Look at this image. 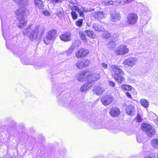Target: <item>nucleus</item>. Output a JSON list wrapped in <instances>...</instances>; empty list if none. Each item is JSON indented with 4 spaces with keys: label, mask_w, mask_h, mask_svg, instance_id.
<instances>
[{
    "label": "nucleus",
    "mask_w": 158,
    "mask_h": 158,
    "mask_svg": "<svg viewBox=\"0 0 158 158\" xmlns=\"http://www.w3.org/2000/svg\"><path fill=\"white\" fill-rule=\"evenodd\" d=\"M74 49L72 46H71L68 50L65 51L66 55L67 56H70L73 53Z\"/></svg>",
    "instance_id": "obj_32"
},
{
    "label": "nucleus",
    "mask_w": 158,
    "mask_h": 158,
    "mask_svg": "<svg viewBox=\"0 0 158 158\" xmlns=\"http://www.w3.org/2000/svg\"><path fill=\"white\" fill-rule=\"evenodd\" d=\"M129 49L124 45H122L117 48L114 50L115 54L117 55H124L127 54Z\"/></svg>",
    "instance_id": "obj_7"
},
{
    "label": "nucleus",
    "mask_w": 158,
    "mask_h": 158,
    "mask_svg": "<svg viewBox=\"0 0 158 158\" xmlns=\"http://www.w3.org/2000/svg\"><path fill=\"white\" fill-rule=\"evenodd\" d=\"M145 158H152L149 157V156H146Z\"/></svg>",
    "instance_id": "obj_46"
},
{
    "label": "nucleus",
    "mask_w": 158,
    "mask_h": 158,
    "mask_svg": "<svg viewBox=\"0 0 158 158\" xmlns=\"http://www.w3.org/2000/svg\"><path fill=\"white\" fill-rule=\"evenodd\" d=\"M147 18V17H145L144 18V20L143 18L141 19V22L143 24V25H146L148 22L149 20Z\"/></svg>",
    "instance_id": "obj_38"
},
{
    "label": "nucleus",
    "mask_w": 158,
    "mask_h": 158,
    "mask_svg": "<svg viewBox=\"0 0 158 158\" xmlns=\"http://www.w3.org/2000/svg\"><path fill=\"white\" fill-rule=\"evenodd\" d=\"M138 60L137 58L130 57L123 60V64L124 65L129 68H133L138 63Z\"/></svg>",
    "instance_id": "obj_5"
},
{
    "label": "nucleus",
    "mask_w": 158,
    "mask_h": 158,
    "mask_svg": "<svg viewBox=\"0 0 158 158\" xmlns=\"http://www.w3.org/2000/svg\"><path fill=\"white\" fill-rule=\"evenodd\" d=\"M121 87L123 90L126 91H131L133 88L131 86L128 85H122Z\"/></svg>",
    "instance_id": "obj_28"
},
{
    "label": "nucleus",
    "mask_w": 158,
    "mask_h": 158,
    "mask_svg": "<svg viewBox=\"0 0 158 158\" xmlns=\"http://www.w3.org/2000/svg\"><path fill=\"white\" fill-rule=\"evenodd\" d=\"M43 14L46 16H48L50 15V13L47 10H45L43 12Z\"/></svg>",
    "instance_id": "obj_42"
},
{
    "label": "nucleus",
    "mask_w": 158,
    "mask_h": 158,
    "mask_svg": "<svg viewBox=\"0 0 158 158\" xmlns=\"http://www.w3.org/2000/svg\"><path fill=\"white\" fill-rule=\"evenodd\" d=\"M74 10H75L76 11L78 12L80 16L82 17H83L84 15V12H88L89 11L87 8L84 7H82L80 8L75 7Z\"/></svg>",
    "instance_id": "obj_16"
},
{
    "label": "nucleus",
    "mask_w": 158,
    "mask_h": 158,
    "mask_svg": "<svg viewBox=\"0 0 158 158\" xmlns=\"http://www.w3.org/2000/svg\"><path fill=\"white\" fill-rule=\"evenodd\" d=\"M85 32L87 36L93 38H95V35L93 31L86 30L85 31Z\"/></svg>",
    "instance_id": "obj_31"
},
{
    "label": "nucleus",
    "mask_w": 158,
    "mask_h": 158,
    "mask_svg": "<svg viewBox=\"0 0 158 158\" xmlns=\"http://www.w3.org/2000/svg\"><path fill=\"white\" fill-rule=\"evenodd\" d=\"M56 31L55 29L49 30L44 38V42L47 45L49 44L51 41L54 40L56 37Z\"/></svg>",
    "instance_id": "obj_4"
},
{
    "label": "nucleus",
    "mask_w": 158,
    "mask_h": 158,
    "mask_svg": "<svg viewBox=\"0 0 158 158\" xmlns=\"http://www.w3.org/2000/svg\"><path fill=\"white\" fill-rule=\"evenodd\" d=\"M56 15L57 16H58L60 18H61L63 15L62 13L60 11L57 12Z\"/></svg>",
    "instance_id": "obj_40"
},
{
    "label": "nucleus",
    "mask_w": 158,
    "mask_h": 158,
    "mask_svg": "<svg viewBox=\"0 0 158 158\" xmlns=\"http://www.w3.org/2000/svg\"><path fill=\"white\" fill-rule=\"evenodd\" d=\"M93 17L98 20L102 19L105 17V13L102 11L96 12L93 14Z\"/></svg>",
    "instance_id": "obj_17"
},
{
    "label": "nucleus",
    "mask_w": 158,
    "mask_h": 158,
    "mask_svg": "<svg viewBox=\"0 0 158 158\" xmlns=\"http://www.w3.org/2000/svg\"><path fill=\"white\" fill-rule=\"evenodd\" d=\"M132 0H123V2L125 4H128L131 2Z\"/></svg>",
    "instance_id": "obj_43"
},
{
    "label": "nucleus",
    "mask_w": 158,
    "mask_h": 158,
    "mask_svg": "<svg viewBox=\"0 0 158 158\" xmlns=\"http://www.w3.org/2000/svg\"><path fill=\"white\" fill-rule=\"evenodd\" d=\"M136 121L138 123L140 122L141 121V117L138 114H137V116L136 118Z\"/></svg>",
    "instance_id": "obj_39"
},
{
    "label": "nucleus",
    "mask_w": 158,
    "mask_h": 158,
    "mask_svg": "<svg viewBox=\"0 0 158 158\" xmlns=\"http://www.w3.org/2000/svg\"><path fill=\"white\" fill-rule=\"evenodd\" d=\"M45 29L44 27L36 26L34 27L29 36L30 40H39L42 37L44 33Z\"/></svg>",
    "instance_id": "obj_3"
},
{
    "label": "nucleus",
    "mask_w": 158,
    "mask_h": 158,
    "mask_svg": "<svg viewBox=\"0 0 158 158\" xmlns=\"http://www.w3.org/2000/svg\"><path fill=\"white\" fill-rule=\"evenodd\" d=\"M65 103V102H63V103Z\"/></svg>",
    "instance_id": "obj_48"
},
{
    "label": "nucleus",
    "mask_w": 158,
    "mask_h": 158,
    "mask_svg": "<svg viewBox=\"0 0 158 158\" xmlns=\"http://www.w3.org/2000/svg\"><path fill=\"white\" fill-rule=\"evenodd\" d=\"M60 39L62 41L67 42L71 40V34L69 32L65 33L60 36Z\"/></svg>",
    "instance_id": "obj_14"
},
{
    "label": "nucleus",
    "mask_w": 158,
    "mask_h": 158,
    "mask_svg": "<svg viewBox=\"0 0 158 158\" xmlns=\"http://www.w3.org/2000/svg\"><path fill=\"white\" fill-rule=\"evenodd\" d=\"M140 102L142 105L145 108H147L149 106V102L147 100L142 99L140 100Z\"/></svg>",
    "instance_id": "obj_27"
},
{
    "label": "nucleus",
    "mask_w": 158,
    "mask_h": 158,
    "mask_svg": "<svg viewBox=\"0 0 158 158\" xmlns=\"http://www.w3.org/2000/svg\"><path fill=\"white\" fill-rule=\"evenodd\" d=\"M109 84L110 85L112 86L113 87H114L115 85V83L111 81H109Z\"/></svg>",
    "instance_id": "obj_41"
},
{
    "label": "nucleus",
    "mask_w": 158,
    "mask_h": 158,
    "mask_svg": "<svg viewBox=\"0 0 158 158\" xmlns=\"http://www.w3.org/2000/svg\"><path fill=\"white\" fill-rule=\"evenodd\" d=\"M90 64V61L86 59L78 60L76 63V67L78 69H82L83 68L88 67Z\"/></svg>",
    "instance_id": "obj_8"
},
{
    "label": "nucleus",
    "mask_w": 158,
    "mask_h": 158,
    "mask_svg": "<svg viewBox=\"0 0 158 158\" xmlns=\"http://www.w3.org/2000/svg\"><path fill=\"white\" fill-rule=\"evenodd\" d=\"M20 7L19 9L25 8V6H27L28 4V0H13Z\"/></svg>",
    "instance_id": "obj_15"
},
{
    "label": "nucleus",
    "mask_w": 158,
    "mask_h": 158,
    "mask_svg": "<svg viewBox=\"0 0 158 158\" xmlns=\"http://www.w3.org/2000/svg\"><path fill=\"white\" fill-rule=\"evenodd\" d=\"M15 13L19 20V23L17 25L18 27L23 29L26 25L27 23V21L25 20L24 17L28 15L29 11L26 8H23L17 10Z\"/></svg>",
    "instance_id": "obj_1"
},
{
    "label": "nucleus",
    "mask_w": 158,
    "mask_h": 158,
    "mask_svg": "<svg viewBox=\"0 0 158 158\" xmlns=\"http://www.w3.org/2000/svg\"><path fill=\"white\" fill-rule=\"evenodd\" d=\"M83 22L82 19H79L76 22V24L79 27H81L82 25Z\"/></svg>",
    "instance_id": "obj_36"
},
{
    "label": "nucleus",
    "mask_w": 158,
    "mask_h": 158,
    "mask_svg": "<svg viewBox=\"0 0 158 158\" xmlns=\"http://www.w3.org/2000/svg\"><path fill=\"white\" fill-rule=\"evenodd\" d=\"M120 111L116 107H113L111 109L110 113L113 117L117 116L120 114Z\"/></svg>",
    "instance_id": "obj_18"
},
{
    "label": "nucleus",
    "mask_w": 158,
    "mask_h": 158,
    "mask_svg": "<svg viewBox=\"0 0 158 158\" xmlns=\"http://www.w3.org/2000/svg\"><path fill=\"white\" fill-rule=\"evenodd\" d=\"M81 44V42L79 40H76L73 42L72 45L71 46H72L73 48L74 49L76 48H78Z\"/></svg>",
    "instance_id": "obj_26"
},
{
    "label": "nucleus",
    "mask_w": 158,
    "mask_h": 158,
    "mask_svg": "<svg viewBox=\"0 0 158 158\" xmlns=\"http://www.w3.org/2000/svg\"><path fill=\"white\" fill-rule=\"evenodd\" d=\"M126 113L129 116H134L135 112V109L134 106L132 105L128 106L125 110Z\"/></svg>",
    "instance_id": "obj_13"
},
{
    "label": "nucleus",
    "mask_w": 158,
    "mask_h": 158,
    "mask_svg": "<svg viewBox=\"0 0 158 158\" xmlns=\"http://www.w3.org/2000/svg\"><path fill=\"white\" fill-rule=\"evenodd\" d=\"M111 72L114 73V78L117 82L121 83L125 80L124 77L123 76V72L119 66L112 65L111 66Z\"/></svg>",
    "instance_id": "obj_2"
},
{
    "label": "nucleus",
    "mask_w": 158,
    "mask_h": 158,
    "mask_svg": "<svg viewBox=\"0 0 158 158\" xmlns=\"http://www.w3.org/2000/svg\"><path fill=\"white\" fill-rule=\"evenodd\" d=\"M88 73L86 71H84L81 73L79 75L77 80L79 81H84L87 80L86 78H85V76Z\"/></svg>",
    "instance_id": "obj_21"
},
{
    "label": "nucleus",
    "mask_w": 158,
    "mask_h": 158,
    "mask_svg": "<svg viewBox=\"0 0 158 158\" xmlns=\"http://www.w3.org/2000/svg\"><path fill=\"white\" fill-rule=\"evenodd\" d=\"M126 95L129 98H132V96L128 92H126L125 93Z\"/></svg>",
    "instance_id": "obj_44"
},
{
    "label": "nucleus",
    "mask_w": 158,
    "mask_h": 158,
    "mask_svg": "<svg viewBox=\"0 0 158 158\" xmlns=\"http://www.w3.org/2000/svg\"><path fill=\"white\" fill-rule=\"evenodd\" d=\"M100 75L98 73H92L88 72L86 77L87 81L90 82L91 81H96L100 78Z\"/></svg>",
    "instance_id": "obj_11"
},
{
    "label": "nucleus",
    "mask_w": 158,
    "mask_h": 158,
    "mask_svg": "<svg viewBox=\"0 0 158 158\" xmlns=\"http://www.w3.org/2000/svg\"><path fill=\"white\" fill-rule=\"evenodd\" d=\"M113 100L112 97L110 95H107L102 98L101 102L104 105L107 106L110 104Z\"/></svg>",
    "instance_id": "obj_12"
},
{
    "label": "nucleus",
    "mask_w": 158,
    "mask_h": 158,
    "mask_svg": "<svg viewBox=\"0 0 158 158\" xmlns=\"http://www.w3.org/2000/svg\"><path fill=\"white\" fill-rule=\"evenodd\" d=\"M102 4L104 5L109 6L112 4H113V2L111 0L105 1L102 2Z\"/></svg>",
    "instance_id": "obj_34"
},
{
    "label": "nucleus",
    "mask_w": 158,
    "mask_h": 158,
    "mask_svg": "<svg viewBox=\"0 0 158 158\" xmlns=\"http://www.w3.org/2000/svg\"><path fill=\"white\" fill-rule=\"evenodd\" d=\"M102 67L105 69H106L107 68V64L103 63L102 64Z\"/></svg>",
    "instance_id": "obj_45"
},
{
    "label": "nucleus",
    "mask_w": 158,
    "mask_h": 158,
    "mask_svg": "<svg viewBox=\"0 0 158 158\" xmlns=\"http://www.w3.org/2000/svg\"><path fill=\"white\" fill-rule=\"evenodd\" d=\"M89 51L84 48H81L76 51L75 56L77 58L80 59L85 57L88 54Z\"/></svg>",
    "instance_id": "obj_10"
},
{
    "label": "nucleus",
    "mask_w": 158,
    "mask_h": 158,
    "mask_svg": "<svg viewBox=\"0 0 158 158\" xmlns=\"http://www.w3.org/2000/svg\"><path fill=\"white\" fill-rule=\"evenodd\" d=\"M31 29V26H28L27 28L25 29L23 31V34L24 35H26L30 31Z\"/></svg>",
    "instance_id": "obj_35"
},
{
    "label": "nucleus",
    "mask_w": 158,
    "mask_h": 158,
    "mask_svg": "<svg viewBox=\"0 0 158 158\" xmlns=\"http://www.w3.org/2000/svg\"><path fill=\"white\" fill-rule=\"evenodd\" d=\"M142 130L146 131L148 136L151 137L153 136L156 132V131L152 126L147 123L142 124L141 126Z\"/></svg>",
    "instance_id": "obj_6"
},
{
    "label": "nucleus",
    "mask_w": 158,
    "mask_h": 158,
    "mask_svg": "<svg viewBox=\"0 0 158 158\" xmlns=\"http://www.w3.org/2000/svg\"><path fill=\"white\" fill-rule=\"evenodd\" d=\"M120 16L118 13L114 12L111 14L110 18L111 20L113 22H115L117 21L120 19Z\"/></svg>",
    "instance_id": "obj_19"
},
{
    "label": "nucleus",
    "mask_w": 158,
    "mask_h": 158,
    "mask_svg": "<svg viewBox=\"0 0 158 158\" xmlns=\"http://www.w3.org/2000/svg\"><path fill=\"white\" fill-rule=\"evenodd\" d=\"M93 28L96 31H101L103 30V28L102 27L96 23L93 24Z\"/></svg>",
    "instance_id": "obj_25"
},
{
    "label": "nucleus",
    "mask_w": 158,
    "mask_h": 158,
    "mask_svg": "<svg viewBox=\"0 0 158 158\" xmlns=\"http://www.w3.org/2000/svg\"><path fill=\"white\" fill-rule=\"evenodd\" d=\"M138 18V16L136 14H130L127 17V23L128 24L134 25L137 21Z\"/></svg>",
    "instance_id": "obj_9"
},
{
    "label": "nucleus",
    "mask_w": 158,
    "mask_h": 158,
    "mask_svg": "<svg viewBox=\"0 0 158 158\" xmlns=\"http://www.w3.org/2000/svg\"><path fill=\"white\" fill-rule=\"evenodd\" d=\"M104 91V88L100 86L96 87L93 90V92H95L97 95H99L102 94Z\"/></svg>",
    "instance_id": "obj_22"
},
{
    "label": "nucleus",
    "mask_w": 158,
    "mask_h": 158,
    "mask_svg": "<svg viewBox=\"0 0 158 158\" xmlns=\"http://www.w3.org/2000/svg\"><path fill=\"white\" fill-rule=\"evenodd\" d=\"M107 46L109 49H112L115 48L116 46V44L115 42L111 41L109 42L107 44Z\"/></svg>",
    "instance_id": "obj_29"
},
{
    "label": "nucleus",
    "mask_w": 158,
    "mask_h": 158,
    "mask_svg": "<svg viewBox=\"0 0 158 158\" xmlns=\"http://www.w3.org/2000/svg\"><path fill=\"white\" fill-rule=\"evenodd\" d=\"M102 36L104 38H108L110 37L111 34L108 31H105L103 33Z\"/></svg>",
    "instance_id": "obj_33"
},
{
    "label": "nucleus",
    "mask_w": 158,
    "mask_h": 158,
    "mask_svg": "<svg viewBox=\"0 0 158 158\" xmlns=\"http://www.w3.org/2000/svg\"><path fill=\"white\" fill-rule=\"evenodd\" d=\"M71 14L73 19L75 20L77 18L78 15L75 11H72L71 13Z\"/></svg>",
    "instance_id": "obj_37"
},
{
    "label": "nucleus",
    "mask_w": 158,
    "mask_h": 158,
    "mask_svg": "<svg viewBox=\"0 0 158 158\" xmlns=\"http://www.w3.org/2000/svg\"><path fill=\"white\" fill-rule=\"evenodd\" d=\"M34 2L36 6L39 9H42L43 8L44 5L41 0H34Z\"/></svg>",
    "instance_id": "obj_23"
},
{
    "label": "nucleus",
    "mask_w": 158,
    "mask_h": 158,
    "mask_svg": "<svg viewBox=\"0 0 158 158\" xmlns=\"http://www.w3.org/2000/svg\"><path fill=\"white\" fill-rule=\"evenodd\" d=\"M151 144L154 148L158 149V139H154L152 140Z\"/></svg>",
    "instance_id": "obj_30"
},
{
    "label": "nucleus",
    "mask_w": 158,
    "mask_h": 158,
    "mask_svg": "<svg viewBox=\"0 0 158 158\" xmlns=\"http://www.w3.org/2000/svg\"><path fill=\"white\" fill-rule=\"evenodd\" d=\"M79 34L82 42L85 43H86L87 40L85 35L84 32L82 31H80L79 32Z\"/></svg>",
    "instance_id": "obj_24"
},
{
    "label": "nucleus",
    "mask_w": 158,
    "mask_h": 158,
    "mask_svg": "<svg viewBox=\"0 0 158 158\" xmlns=\"http://www.w3.org/2000/svg\"><path fill=\"white\" fill-rule=\"evenodd\" d=\"M94 9H93L92 10V11H94Z\"/></svg>",
    "instance_id": "obj_47"
},
{
    "label": "nucleus",
    "mask_w": 158,
    "mask_h": 158,
    "mask_svg": "<svg viewBox=\"0 0 158 158\" xmlns=\"http://www.w3.org/2000/svg\"><path fill=\"white\" fill-rule=\"evenodd\" d=\"M92 86V84L89 82L86 83L82 86L80 89V91L82 92H84L88 90Z\"/></svg>",
    "instance_id": "obj_20"
}]
</instances>
